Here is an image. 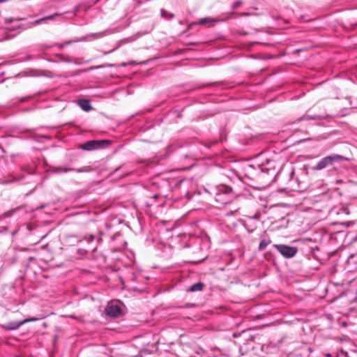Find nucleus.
Instances as JSON below:
<instances>
[{
	"mask_svg": "<svg viewBox=\"0 0 357 357\" xmlns=\"http://www.w3.org/2000/svg\"><path fill=\"white\" fill-rule=\"evenodd\" d=\"M212 193L215 195V201L222 204L229 202L232 197L231 188L227 185L216 187Z\"/></svg>",
	"mask_w": 357,
	"mask_h": 357,
	"instance_id": "3",
	"label": "nucleus"
},
{
	"mask_svg": "<svg viewBox=\"0 0 357 357\" xmlns=\"http://www.w3.org/2000/svg\"><path fill=\"white\" fill-rule=\"evenodd\" d=\"M95 236L90 235L89 237L86 238V241L88 243L92 242L95 239Z\"/></svg>",
	"mask_w": 357,
	"mask_h": 357,
	"instance_id": "15",
	"label": "nucleus"
},
{
	"mask_svg": "<svg viewBox=\"0 0 357 357\" xmlns=\"http://www.w3.org/2000/svg\"><path fill=\"white\" fill-rule=\"evenodd\" d=\"M167 150H168V151H172V150H173V146H169V147H168V149H167Z\"/></svg>",
	"mask_w": 357,
	"mask_h": 357,
	"instance_id": "21",
	"label": "nucleus"
},
{
	"mask_svg": "<svg viewBox=\"0 0 357 357\" xmlns=\"http://www.w3.org/2000/svg\"><path fill=\"white\" fill-rule=\"evenodd\" d=\"M25 171H26L28 172V174H34V168L33 167L31 168L30 169H26Z\"/></svg>",
	"mask_w": 357,
	"mask_h": 357,
	"instance_id": "18",
	"label": "nucleus"
},
{
	"mask_svg": "<svg viewBox=\"0 0 357 357\" xmlns=\"http://www.w3.org/2000/svg\"><path fill=\"white\" fill-rule=\"evenodd\" d=\"M204 288V284L201 282H197L194 284H192L189 289L188 291L190 292H195V291H200Z\"/></svg>",
	"mask_w": 357,
	"mask_h": 357,
	"instance_id": "12",
	"label": "nucleus"
},
{
	"mask_svg": "<svg viewBox=\"0 0 357 357\" xmlns=\"http://www.w3.org/2000/svg\"><path fill=\"white\" fill-rule=\"evenodd\" d=\"M6 0H0V3L1 2H3V1H5Z\"/></svg>",
	"mask_w": 357,
	"mask_h": 357,
	"instance_id": "26",
	"label": "nucleus"
},
{
	"mask_svg": "<svg viewBox=\"0 0 357 357\" xmlns=\"http://www.w3.org/2000/svg\"><path fill=\"white\" fill-rule=\"evenodd\" d=\"M241 1H237L236 2L234 3V4L233 5V8L235 9L236 8H238L240 5H241Z\"/></svg>",
	"mask_w": 357,
	"mask_h": 357,
	"instance_id": "16",
	"label": "nucleus"
},
{
	"mask_svg": "<svg viewBox=\"0 0 357 357\" xmlns=\"http://www.w3.org/2000/svg\"><path fill=\"white\" fill-rule=\"evenodd\" d=\"M161 15H162V16L163 17H166L167 13V12L165 10L162 9L161 10Z\"/></svg>",
	"mask_w": 357,
	"mask_h": 357,
	"instance_id": "19",
	"label": "nucleus"
},
{
	"mask_svg": "<svg viewBox=\"0 0 357 357\" xmlns=\"http://www.w3.org/2000/svg\"><path fill=\"white\" fill-rule=\"evenodd\" d=\"M78 105L84 111L91 110L93 108L91 106V102L87 99H81L77 101Z\"/></svg>",
	"mask_w": 357,
	"mask_h": 357,
	"instance_id": "10",
	"label": "nucleus"
},
{
	"mask_svg": "<svg viewBox=\"0 0 357 357\" xmlns=\"http://www.w3.org/2000/svg\"><path fill=\"white\" fill-rule=\"evenodd\" d=\"M105 313L110 317H117L121 314V309L114 303H109L105 309Z\"/></svg>",
	"mask_w": 357,
	"mask_h": 357,
	"instance_id": "8",
	"label": "nucleus"
},
{
	"mask_svg": "<svg viewBox=\"0 0 357 357\" xmlns=\"http://www.w3.org/2000/svg\"><path fill=\"white\" fill-rule=\"evenodd\" d=\"M43 21H45V20H44V18H41V19H39V20H36V21L35 22V23L38 24L40 23V22H43Z\"/></svg>",
	"mask_w": 357,
	"mask_h": 357,
	"instance_id": "20",
	"label": "nucleus"
},
{
	"mask_svg": "<svg viewBox=\"0 0 357 357\" xmlns=\"http://www.w3.org/2000/svg\"><path fill=\"white\" fill-rule=\"evenodd\" d=\"M22 178H23V176H20V177L17 178V177L12 176L10 178H6V179L1 180L0 183L2 185H8V184H10V183L18 181H21Z\"/></svg>",
	"mask_w": 357,
	"mask_h": 357,
	"instance_id": "11",
	"label": "nucleus"
},
{
	"mask_svg": "<svg viewBox=\"0 0 357 357\" xmlns=\"http://www.w3.org/2000/svg\"><path fill=\"white\" fill-rule=\"evenodd\" d=\"M270 243H271V241L268 239H262L260 241V243L259 245V250H264L268 246V245L270 244Z\"/></svg>",
	"mask_w": 357,
	"mask_h": 357,
	"instance_id": "13",
	"label": "nucleus"
},
{
	"mask_svg": "<svg viewBox=\"0 0 357 357\" xmlns=\"http://www.w3.org/2000/svg\"><path fill=\"white\" fill-rule=\"evenodd\" d=\"M40 319L37 317H30L22 321H10L6 324H0V328L6 331H15L20 328L22 325L29 323L38 321Z\"/></svg>",
	"mask_w": 357,
	"mask_h": 357,
	"instance_id": "4",
	"label": "nucleus"
},
{
	"mask_svg": "<svg viewBox=\"0 0 357 357\" xmlns=\"http://www.w3.org/2000/svg\"><path fill=\"white\" fill-rule=\"evenodd\" d=\"M347 158L338 154H333L321 158L318 163L313 167L314 170L319 171L333 165L335 163H340Z\"/></svg>",
	"mask_w": 357,
	"mask_h": 357,
	"instance_id": "2",
	"label": "nucleus"
},
{
	"mask_svg": "<svg viewBox=\"0 0 357 357\" xmlns=\"http://www.w3.org/2000/svg\"><path fill=\"white\" fill-rule=\"evenodd\" d=\"M56 15H59V14L55 13L54 15H49V16L45 17L43 18H44V20H52V19H53Z\"/></svg>",
	"mask_w": 357,
	"mask_h": 357,
	"instance_id": "14",
	"label": "nucleus"
},
{
	"mask_svg": "<svg viewBox=\"0 0 357 357\" xmlns=\"http://www.w3.org/2000/svg\"><path fill=\"white\" fill-rule=\"evenodd\" d=\"M342 225L349 226L350 225V223L349 222H343V223H342Z\"/></svg>",
	"mask_w": 357,
	"mask_h": 357,
	"instance_id": "22",
	"label": "nucleus"
},
{
	"mask_svg": "<svg viewBox=\"0 0 357 357\" xmlns=\"http://www.w3.org/2000/svg\"><path fill=\"white\" fill-rule=\"evenodd\" d=\"M64 61H65L70 62V61H71L72 60H71L70 59L68 58V59H64Z\"/></svg>",
	"mask_w": 357,
	"mask_h": 357,
	"instance_id": "23",
	"label": "nucleus"
},
{
	"mask_svg": "<svg viewBox=\"0 0 357 357\" xmlns=\"http://www.w3.org/2000/svg\"><path fill=\"white\" fill-rule=\"evenodd\" d=\"M274 247L285 258L293 257L298 252V249L296 247L285 245H274Z\"/></svg>",
	"mask_w": 357,
	"mask_h": 357,
	"instance_id": "7",
	"label": "nucleus"
},
{
	"mask_svg": "<svg viewBox=\"0 0 357 357\" xmlns=\"http://www.w3.org/2000/svg\"><path fill=\"white\" fill-rule=\"evenodd\" d=\"M107 140H90L81 144L79 148L85 151H93L102 149L106 144H108Z\"/></svg>",
	"mask_w": 357,
	"mask_h": 357,
	"instance_id": "5",
	"label": "nucleus"
},
{
	"mask_svg": "<svg viewBox=\"0 0 357 357\" xmlns=\"http://www.w3.org/2000/svg\"><path fill=\"white\" fill-rule=\"evenodd\" d=\"M93 171L91 166H84L80 168H67L64 167H56L54 168L53 172L56 174L67 173L69 172H75L77 173H88Z\"/></svg>",
	"mask_w": 357,
	"mask_h": 357,
	"instance_id": "6",
	"label": "nucleus"
},
{
	"mask_svg": "<svg viewBox=\"0 0 357 357\" xmlns=\"http://www.w3.org/2000/svg\"><path fill=\"white\" fill-rule=\"evenodd\" d=\"M235 212H237V210H236V211H228V212H227L226 215H227V216H231V215H232Z\"/></svg>",
	"mask_w": 357,
	"mask_h": 357,
	"instance_id": "17",
	"label": "nucleus"
},
{
	"mask_svg": "<svg viewBox=\"0 0 357 357\" xmlns=\"http://www.w3.org/2000/svg\"><path fill=\"white\" fill-rule=\"evenodd\" d=\"M215 21L209 17H204L200 19L197 24L202 26H206L207 27L213 26L215 24Z\"/></svg>",
	"mask_w": 357,
	"mask_h": 357,
	"instance_id": "9",
	"label": "nucleus"
},
{
	"mask_svg": "<svg viewBox=\"0 0 357 357\" xmlns=\"http://www.w3.org/2000/svg\"><path fill=\"white\" fill-rule=\"evenodd\" d=\"M309 183L308 172L302 169L289 174L287 188L291 191L303 192L308 188Z\"/></svg>",
	"mask_w": 357,
	"mask_h": 357,
	"instance_id": "1",
	"label": "nucleus"
},
{
	"mask_svg": "<svg viewBox=\"0 0 357 357\" xmlns=\"http://www.w3.org/2000/svg\"><path fill=\"white\" fill-rule=\"evenodd\" d=\"M326 356V357H332L331 354H327Z\"/></svg>",
	"mask_w": 357,
	"mask_h": 357,
	"instance_id": "24",
	"label": "nucleus"
},
{
	"mask_svg": "<svg viewBox=\"0 0 357 357\" xmlns=\"http://www.w3.org/2000/svg\"><path fill=\"white\" fill-rule=\"evenodd\" d=\"M174 16L173 14L169 15V18L172 17Z\"/></svg>",
	"mask_w": 357,
	"mask_h": 357,
	"instance_id": "25",
	"label": "nucleus"
}]
</instances>
